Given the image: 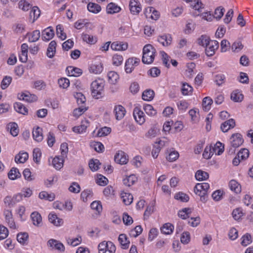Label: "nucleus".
Masks as SVG:
<instances>
[{"label":"nucleus","instance_id":"nucleus-1","mask_svg":"<svg viewBox=\"0 0 253 253\" xmlns=\"http://www.w3.org/2000/svg\"><path fill=\"white\" fill-rule=\"evenodd\" d=\"M104 81L98 78L93 81L90 84V91L92 96L95 99H100L104 96Z\"/></svg>","mask_w":253,"mask_h":253},{"label":"nucleus","instance_id":"nucleus-2","mask_svg":"<svg viewBox=\"0 0 253 253\" xmlns=\"http://www.w3.org/2000/svg\"><path fill=\"white\" fill-rule=\"evenodd\" d=\"M156 54V50L154 46L150 44H146L143 48L142 62L146 64L152 63Z\"/></svg>","mask_w":253,"mask_h":253},{"label":"nucleus","instance_id":"nucleus-3","mask_svg":"<svg viewBox=\"0 0 253 253\" xmlns=\"http://www.w3.org/2000/svg\"><path fill=\"white\" fill-rule=\"evenodd\" d=\"M98 253H115L116 248L111 241H103L98 245Z\"/></svg>","mask_w":253,"mask_h":253},{"label":"nucleus","instance_id":"nucleus-4","mask_svg":"<svg viewBox=\"0 0 253 253\" xmlns=\"http://www.w3.org/2000/svg\"><path fill=\"white\" fill-rule=\"evenodd\" d=\"M140 63V59L136 57L129 58L125 63V69L126 73H130Z\"/></svg>","mask_w":253,"mask_h":253},{"label":"nucleus","instance_id":"nucleus-5","mask_svg":"<svg viewBox=\"0 0 253 253\" xmlns=\"http://www.w3.org/2000/svg\"><path fill=\"white\" fill-rule=\"evenodd\" d=\"M205 52L207 56H211L215 54L216 50L219 47L218 42L216 41H210L208 44L206 45Z\"/></svg>","mask_w":253,"mask_h":253},{"label":"nucleus","instance_id":"nucleus-6","mask_svg":"<svg viewBox=\"0 0 253 253\" xmlns=\"http://www.w3.org/2000/svg\"><path fill=\"white\" fill-rule=\"evenodd\" d=\"M75 97L77 99L79 107L75 109L74 111H87L88 107L85 105L86 98L85 96L82 93L79 92L76 93Z\"/></svg>","mask_w":253,"mask_h":253},{"label":"nucleus","instance_id":"nucleus-7","mask_svg":"<svg viewBox=\"0 0 253 253\" xmlns=\"http://www.w3.org/2000/svg\"><path fill=\"white\" fill-rule=\"evenodd\" d=\"M244 142L242 135L239 133L233 134L230 138L231 146L236 149L240 146Z\"/></svg>","mask_w":253,"mask_h":253},{"label":"nucleus","instance_id":"nucleus-8","mask_svg":"<svg viewBox=\"0 0 253 253\" xmlns=\"http://www.w3.org/2000/svg\"><path fill=\"white\" fill-rule=\"evenodd\" d=\"M129 8L130 13L133 15H138L142 9L139 1L137 0H130Z\"/></svg>","mask_w":253,"mask_h":253},{"label":"nucleus","instance_id":"nucleus-9","mask_svg":"<svg viewBox=\"0 0 253 253\" xmlns=\"http://www.w3.org/2000/svg\"><path fill=\"white\" fill-rule=\"evenodd\" d=\"M5 220L9 227L11 229H15L16 228V225L13 217L12 212L10 210H5L4 211Z\"/></svg>","mask_w":253,"mask_h":253},{"label":"nucleus","instance_id":"nucleus-10","mask_svg":"<svg viewBox=\"0 0 253 253\" xmlns=\"http://www.w3.org/2000/svg\"><path fill=\"white\" fill-rule=\"evenodd\" d=\"M191 7L195 10L193 15L195 16H199L204 8V5L200 0H194L192 2Z\"/></svg>","mask_w":253,"mask_h":253},{"label":"nucleus","instance_id":"nucleus-11","mask_svg":"<svg viewBox=\"0 0 253 253\" xmlns=\"http://www.w3.org/2000/svg\"><path fill=\"white\" fill-rule=\"evenodd\" d=\"M115 161L121 165L126 164L128 162L127 156L125 153L122 151H118L114 157Z\"/></svg>","mask_w":253,"mask_h":253},{"label":"nucleus","instance_id":"nucleus-12","mask_svg":"<svg viewBox=\"0 0 253 253\" xmlns=\"http://www.w3.org/2000/svg\"><path fill=\"white\" fill-rule=\"evenodd\" d=\"M48 218L49 221L54 226L59 227L63 224V220L58 217V216L54 213H50L48 214Z\"/></svg>","mask_w":253,"mask_h":253},{"label":"nucleus","instance_id":"nucleus-13","mask_svg":"<svg viewBox=\"0 0 253 253\" xmlns=\"http://www.w3.org/2000/svg\"><path fill=\"white\" fill-rule=\"evenodd\" d=\"M18 98L28 102H33L37 100L38 97L35 94H31L29 92L22 93L18 95Z\"/></svg>","mask_w":253,"mask_h":253},{"label":"nucleus","instance_id":"nucleus-14","mask_svg":"<svg viewBox=\"0 0 253 253\" xmlns=\"http://www.w3.org/2000/svg\"><path fill=\"white\" fill-rule=\"evenodd\" d=\"M47 245L52 249L57 250L59 252H64L65 250V247L63 244L53 239L48 240Z\"/></svg>","mask_w":253,"mask_h":253},{"label":"nucleus","instance_id":"nucleus-15","mask_svg":"<svg viewBox=\"0 0 253 253\" xmlns=\"http://www.w3.org/2000/svg\"><path fill=\"white\" fill-rule=\"evenodd\" d=\"M88 70L91 73L99 74L101 73L103 70V64L100 62L92 63L89 66Z\"/></svg>","mask_w":253,"mask_h":253},{"label":"nucleus","instance_id":"nucleus-16","mask_svg":"<svg viewBox=\"0 0 253 253\" xmlns=\"http://www.w3.org/2000/svg\"><path fill=\"white\" fill-rule=\"evenodd\" d=\"M32 135L35 141L41 142L43 139L42 128L39 126L35 127L33 130Z\"/></svg>","mask_w":253,"mask_h":253},{"label":"nucleus","instance_id":"nucleus-17","mask_svg":"<svg viewBox=\"0 0 253 253\" xmlns=\"http://www.w3.org/2000/svg\"><path fill=\"white\" fill-rule=\"evenodd\" d=\"M128 47V44L126 42H114L111 44V48L113 50L124 51Z\"/></svg>","mask_w":253,"mask_h":253},{"label":"nucleus","instance_id":"nucleus-18","mask_svg":"<svg viewBox=\"0 0 253 253\" xmlns=\"http://www.w3.org/2000/svg\"><path fill=\"white\" fill-rule=\"evenodd\" d=\"M210 188V184L207 182L197 183L194 188L195 193H206Z\"/></svg>","mask_w":253,"mask_h":253},{"label":"nucleus","instance_id":"nucleus-19","mask_svg":"<svg viewBox=\"0 0 253 253\" xmlns=\"http://www.w3.org/2000/svg\"><path fill=\"white\" fill-rule=\"evenodd\" d=\"M81 37L83 41L88 44H94L97 42V37L96 36L89 35L85 33H83Z\"/></svg>","mask_w":253,"mask_h":253},{"label":"nucleus","instance_id":"nucleus-20","mask_svg":"<svg viewBox=\"0 0 253 253\" xmlns=\"http://www.w3.org/2000/svg\"><path fill=\"white\" fill-rule=\"evenodd\" d=\"M235 126V120L233 119H230L221 124L220 128L222 132H226L229 129L234 128Z\"/></svg>","mask_w":253,"mask_h":253},{"label":"nucleus","instance_id":"nucleus-21","mask_svg":"<svg viewBox=\"0 0 253 253\" xmlns=\"http://www.w3.org/2000/svg\"><path fill=\"white\" fill-rule=\"evenodd\" d=\"M54 36V30L51 27H49L42 31V38L44 41H49L53 38Z\"/></svg>","mask_w":253,"mask_h":253},{"label":"nucleus","instance_id":"nucleus-22","mask_svg":"<svg viewBox=\"0 0 253 253\" xmlns=\"http://www.w3.org/2000/svg\"><path fill=\"white\" fill-rule=\"evenodd\" d=\"M66 72L68 76L70 77H79L83 73L82 70L81 69L73 66L67 67Z\"/></svg>","mask_w":253,"mask_h":253},{"label":"nucleus","instance_id":"nucleus-23","mask_svg":"<svg viewBox=\"0 0 253 253\" xmlns=\"http://www.w3.org/2000/svg\"><path fill=\"white\" fill-rule=\"evenodd\" d=\"M31 218L33 224L36 226H41L42 218L41 215L37 211H34L31 214Z\"/></svg>","mask_w":253,"mask_h":253},{"label":"nucleus","instance_id":"nucleus-24","mask_svg":"<svg viewBox=\"0 0 253 253\" xmlns=\"http://www.w3.org/2000/svg\"><path fill=\"white\" fill-rule=\"evenodd\" d=\"M158 41L163 46H168L171 44L172 37L170 34H165L159 36Z\"/></svg>","mask_w":253,"mask_h":253},{"label":"nucleus","instance_id":"nucleus-25","mask_svg":"<svg viewBox=\"0 0 253 253\" xmlns=\"http://www.w3.org/2000/svg\"><path fill=\"white\" fill-rule=\"evenodd\" d=\"M118 241L122 249H126L128 248L130 242L126 234H120L118 238Z\"/></svg>","mask_w":253,"mask_h":253},{"label":"nucleus","instance_id":"nucleus-26","mask_svg":"<svg viewBox=\"0 0 253 253\" xmlns=\"http://www.w3.org/2000/svg\"><path fill=\"white\" fill-rule=\"evenodd\" d=\"M155 96V92L151 89H147L145 90L142 94L143 100L147 101L152 100Z\"/></svg>","mask_w":253,"mask_h":253},{"label":"nucleus","instance_id":"nucleus-27","mask_svg":"<svg viewBox=\"0 0 253 253\" xmlns=\"http://www.w3.org/2000/svg\"><path fill=\"white\" fill-rule=\"evenodd\" d=\"M133 116L135 121L140 125L145 121V115L144 112H133Z\"/></svg>","mask_w":253,"mask_h":253},{"label":"nucleus","instance_id":"nucleus-28","mask_svg":"<svg viewBox=\"0 0 253 253\" xmlns=\"http://www.w3.org/2000/svg\"><path fill=\"white\" fill-rule=\"evenodd\" d=\"M121 10V8L113 2H110L107 5L106 11L107 13L114 14L119 12Z\"/></svg>","mask_w":253,"mask_h":253},{"label":"nucleus","instance_id":"nucleus-29","mask_svg":"<svg viewBox=\"0 0 253 253\" xmlns=\"http://www.w3.org/2000/svg\"><path fill=\"white\" fill-rule=\"evenodd\" d=\"M56 45L57 43L55 41H52L49 43L46 52V55L49 58H51L54 56Z\"/></svg>","mask_w":253,"mask_h":253},{"label":"nucleus","instance_id":"nucleus-30","mask_svg":"<svg viewBox=\"0 0 253 253\" xmlns=\"http://www.w3.org/2000/svg\"><path fill=\"white\" fill-rule=\"evenodd\" d=\"M159 130L160 129L157 126H152L146 133L145 136L148 138H154L158 135Z\"/></svg>","mask_w":253,"mask_h":253},{"label":"nucleus","instance_id":"nucleus-31","mask_svg":"<svg viewBox=\"0 0 253 253\" xmlns=\"http://www.w3.org/2000/svg\"><path fill=\"white\" fill-rule=\"evenodd\" d=\"M40 31L36 30L31 33H28L27 34V37L28 38V41L30 42H36L39 40L40 38Z\"/></svg>","mask_w":253,"mask_h":253},{"label":"nucleus","instance_id":"nucleus-32","mask_svg":"<svg viewBox=\"0 0 253 253\" xmlns=\"http://www.w3.org/2000/svg\"><path fill=\"white\" fill-rule=\"evenodd\" d=\"M7 129L9 130L10 134L13 136H16L19 133V129L17 124L14 122L9 123L7 125Z\"/></svg>","mask_w":253,"mask_h":253},{"label":"nucleus","instance_id":"nucleus-33","mask_svg":"<svg viewBox=\"0 0 253 253\" xmlns=\"http://www.w3.org/2000/svg\"><path fill=\"white\" fill-rule=\"evenodd\" d=\"M137 180V177L134 174H130L126 176L123 179L124 184L126 186H130L133 185Z\"/></svg>","mask_w":253,"mask_h":253},{"label":"nucleus","instance_id":"nucleus-34","mask_svg":"<svg viewBox=\"0 0 253 253\" xmlns=\"http://www.w3.org/2000/svg\"><path fill=\"white\" fill-rule=\"evenodd\" d=\"M229 187L232 191L236 194L240 193L241 191V186L235 180H231L229 182Z\"/></svg>","mask_w":253,"mask_h":253},{"label":"nucleus","instance_id":"nucleus-35","mask_svg":"<svg viewBox=\"0 0 253 253\" xmlns=\"http://www.w3.org/2000/svg\"><path fill=\"white\" fill-rule=\"evenodd\" d=\"M231 99L234 102H241L244 99V95L239 90H235L231 93Z\"/></svg>","mask_w":253,"mask_h":253},{"label":"nucleus","instance_id":"nucleus-36","mask_svg":"<svg viewBox=\"0 0 253 253\" xmlns=\"http://www.w3.org/2000/svg\"><path fill=\"white\" fill-rule=\"evenodd\" d=\"M63 158L56 156L52 159V165L56 169H61L63 166Z\"/></svg>","mask_w":253,"mask_h":253},{"label":"nucleus","instance_id":"nucleus-37","mask_svg":"<svg viewBox=\"0 0 253 253\" xmlns=\"http://www.w3.org/2000/svg\"><path fill=\"white\" fill-rule=\"evenodd\" d=\"M29 157L28 154L27 152H20L16 155L15 161L16 163H24Z\"/></svg>","mask_w":253,"mask_h":253},{"label":"nucleus","instance_id":"nucleus-38","mask_svg":"<svg viewBox=\"0 0 253 253\" xmlns=\"http://www.w3.org/2000/svg\"><path fill=\"white\" fill-rule=\"evenodd\" d=\"M121 197L123 202L126 205H129L132 202L133 196L130 193L122 192L121 194Z\"/></svg>","mask_w":253,"mask_h":253},{"label":"nucleus","instance_id":"nucleus-39","mask_svg":"<svg viewBox=\"0 0 253 253\" xmlns=\"http://www.w3.org/2000/svg\"><path fill=\"white\" fill-rule=\"evenodd\" d=\"M111 128L107 126H104L99 128L95 136L105 137L109 135L111 132Z\"/></svg>","mask_w":253,"mask_h":253},{"label":"nucleus","instance_id":"nucleus-40","mask_svg":"<svg viewBox=\"0 0 253 253\" xmlns=\"http://www.w3.org/2000/svg\"><path fill=\"white\" fill-rule=\"evenodd\" d=\"M39 197L41 199H44L49 201H53L55 198V194L52 193H48L46 191H42L40 193Z\"/></svg>","mask_w":253,"mask_h":253},{"label":"nucleus","instance_id":"nucleus-41","mask_svg":"<svg viewBox=\"0 0 253 253\" xmlns=\"http://www.w3.org/2000/svg\"><path fill=\"white\" fill-rule=\"evenodd\" d=\"M88 10L93 13H98L101 10V6L95 3L89 2L87 6Z\"/></svg>","mask_w":253,"mask_h":253},{"label":"nucleus","instance_id":"nucleus-42","mask_svg":"<svg viewBox=\"0 0 253 253\" xmlns=\"http://www.w3.org/2000/svg\"><path fill=\"white\" fill-rule=\"evenodd\" d=\"M108 82L112 84H115L119 79V75L115 71H110L107 74Z\"/></svg>","mask_w":253,"mask_h":253},{"label":"nucleus","instance_id":"nucleus-43","mask_svg":"<svg viewBox=\"0 0 253 253\" xmlns=\"http://www.w3.org/2000/svg\"><path fill=\"white\" fill-rule=\"evenodd\" d=\"M174 229L173 225L169 223H165L161 228V232L166 235L172 233Z\"/></svg>","mask_w":253,"mask_h":253},{"label":"nucleus","instance_id":"nucleus-44","mask_svg":"<svg viewBox=\"0 0 253 253\" xmlns=\"http://www.w3.org/2000/svg\"><path fill=\"white\" fill-rule=\"evenodd\" d=\"M193 87L186 83H183L181 87V92L184 95H191L193 91Z\"/></svg>","mask_w":253,"mask_h":253},{"label":"nucleus","instance_id":"nucleus-45","mask_svg":"<svg viewBox=\"0 0 253 253\" xmlns=\"http://www.w3.org/2000/svg\"><path fill=\"white\" fill-rule=\"evenodd\" d=\"M208 172L202 170H198L195 173V178L197 180L202 181L207 179L209 178Z\"/></svg>","mask_w":253,"mask_h":253},{"label":"nucleus","instance_id":"nucleus-46","mask_svg":"<svg viewBox=\"0 0 253 253\" xmlns=\"http://www.w3.org/2000/svg\"><path fill=\"white\" fill-rule=\"evenodd\" d=\"M41 11L39 8L37 6H34L30 12V17L33 18V22L37 20L40 16Z\"/></svg>","mask_w":253,"mask_h":253},{"label":"nucleus","instance_id":"nucleus-47","mask_svg":"<svg viewBox=\"0 0 253 253\" xmlns=\"http://www.w3.org/2000/svg\"><path fill=\"white\" fill-rule=\"evenodd\" d=\"M81 198L84 202L91 200L93 197V192L89 189L84 190L81 193Z\"/></svg>","mask_w":253,"mask_h":253},{"label":"nucleus","instance_id":"nucleus-48","mask_svg":"<svg viewBox=\"0 0 253 253\" xmlns=\"http://www.w3.org/2000/svg\"><path fill=\"white\" fill-rule=\"evenodd\" d=\"M232 215L235 220H239L244 215L242 209L241 208L235 209L232 212Z\"/></svg>","mask_w":253,"mask_h":253},{"label":"nucleus","instance_id":"nucleus-49","mask_svg":"<svg viewBox=\"0 0 253 253\" xmlns=\"http://www.w3.org/2000/svg\"><path fill=\"white\" fill-rule=\"evenodd\" d=\"M88 165L92 171H95L98 169L100 163L97 159H91L89 161Z\"/></svg>","mask_w":253,"mask_h":253},{"label":"nucleus","instance_id":"nucleus-50","mask_svg":"<svg viewBox=\"0 0 253 253\" xmlns=\"http://www.w3.org/2000/svg\"><path fill=\"white\" fill-rule=\"evenodd\" d=\"M213 101L211 98L210 97H205L202 102V106L203 109L205 111L210 110L211 109V105Z\"/></svg>","mask_w":253,"mask_h":253},{"label":"nucleus","instance_id":"nucleus-51","mask_svg":"<svg viewBox=\"0 0 253 253\" xmlns=\"http://www.w3.org/2000/svg\"><path fill=\"white\" fill-rule=\"evenodd\" d=\"M82 237L81 236H78L76 238H69L67 240V243L68 245L73 247H76L80 245L82 243Z\"/></svg>","mask_w":253,"mask_h":253},{"label":"nucleus","instance_id":"nucleus-52","mask_svg":"<svg viewBox=\"0 0 253 253\" xmlns=\"http://www.w3.org/2000/svg\"><path fill=\"white\" fill-rule=\"evenodd\" d=\"M192 210L190 208H184L178 212V216L181 218L185 219L189 217V214L192 212Z\"/></svg>","mask_w":253,"mask_h":253},{"label":"nucleus","instance_id":"nucleus-53","mask_svg":"<svg viewBox=\"0 0 253 253\" xmlns=\"http://www.w3.org/2000/svg\"><path fill=\"white\" fill-rule=\"evenodd\" d=\"M8 175L10 179L15 180L20 177L21 174L17 168H13L9 172Z\"/></svg>","mask_w":253,"mask_h":253},{"label":"nucleus","instance_id":"nucleus-54","mask_svg":"<svg viewBox=\"0 0 253 253\" xmlns=\"http://www.w3.org/2000/svg\"><path fill=\"white\" fill-rule=\"evenodd\" d=\"M124 60L123 57L121 55L115 54L112 57V64L116 66L121 65Z\"/></svg>","mask_w":253,"mask_h":253},{"label":"nucleus","instance_id":"nucleus-55","mask_svg":"<svg viewBox=\"0 0 253 253\" xmlns=\"http://www.w3.org/2000/svg\"><path fill=\"white\" fill-rule=\"evenodd\" d=\"M212 151L216 155H220L223 152L224 146L222 143L217 142L214 145V146L212 149Z\"/></svg>","mask_w":253,"mask_h":253},{"label":"nucleus","instance_id":"nucleus-56","mask_svg":"<svg viewBox=\"0 0 253 253\" xmlns=\"http://www.w3.org/2000/svg\"><path fill=\"white\" fill-rule=\"evenodd\" d=\"M90 207L92 210L96 211L97 213H100L102 211V207L100 201H94L90 204Z\"/></svg>","mask_w":253,"mask_h":253},{"label":"nucleus","instance_id":"nucleus-57","mask_svg":"<svg viewBox=\"0 0 253 253\" xmlns=\"http://www.w3.org/2000/svg\"><path fill=\"white\" fill-rule=\"evenodd\" d=\"M56 34L59 38L63 41L66 38V34L64 32V28L62 25H58L56 26Z\"/></svg>","mask_w":253,"mask_h":253},{"label":"nucleus","instance_id":"nucleus-58","mask_svg":"<svg viewBox=\"0 0 253 253\" xmlns=\"http://www.w3.org/2000/svg\"><path fill=\"white\" fill-rule=\"evenodd\" d=\"M28 234L26 232L20 233L17 235V240L18 242L22 244H25L28 239Z\"/></svg>","mask_w":253,"mask_h":253},{"label":"nucleus","instance_id":"nucleus-59","mask_svg":"<svg viewBox=\"0 0 253 253\" xmlns=\"http://www.w3.org/2000/svg\"><path fill=\"white\" fill-rule=\"evenodd\" d=\"M160 54L162 56V60L163 65L167 68L170 67V64L169 63V61L170 59V57L169 56L165 51H162L160 52Z\"/></svg>","mask_w":253,"mask_h":253},{"label":"nucleus","instance_id":"nucleus-60","mask_svg":"<svg viewBox=\"0 0 253 253\" xmlns=\"http://www.w3.org/2000/svg\"><path fill=\"white\" fill-rule=\"evenodd\" d=\"M19 8L23 11H28L31 8V4L26 0H21L18 3Z\"/></svg>","mask_w":253,"mask_h":253},{"label":"nucleus","instance_id":"nucleus-61","mask_svg":"<svg viewBox=\"0 0 253 253\" xmlns=\"http://www.w3.org/2000/svg\"><path fill=\"white\" fill-rule=\"evenodd\" d=\"M23 175L25 180L28 181H31L35 179L34 174H32L29 169H26L23 170Z\"/></svg>","mask_w":253,"mask_h":253},{"label":"nucleus","instance_id":"nucleus-62","mask_svg":"<svg viewBox=\"0 0 253 253\" xmlns=\"http://www.w3.org/2000/svg\"><path fill=\"white\" fill-rule=\"evenodd\" d=\"M210 41V38L206 35H202L197 41L199 45L205 47Z\"/></svg>","mask_w":253,"mask_h":253},{"label":"nucleus","instance_id":"nucleus-63","mask_svg":"<svg viewBox=\"0 0 253 253\" xmlns=\"http://www.w3.org/2000/svg\"><path fill=\"white\" fill-rule=\"evenodd\" d=\"M241 244L243 246H247L252 243V236L251 234L247 233L241 238Z\"/></svg>","mask_w":253,"mask_h":253},{"label":"nucleus","instance_id":"nucleus-64","mask_svg":"<svg viewBox=\"0 0 253 253\" xmlns=\"http://www.w3.org/2000/svg\"><path fill=\"white\" fill-rule=\"evenodd\" d=\"M224 12L225 9L223 7L221 6L217 7L214 10L213 17H214L216 19H220L223 16Z\"/></svg>","mask_w":253,"mask_h":253}]
</instances>
